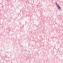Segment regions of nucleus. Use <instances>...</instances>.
<instances>
[{"label": "nucleus", "instance_id": "f257e3e1", "mask_svg": "<svg viewBox=\"0 0 63 63\" xmlns=\"http://www.w3.org/2000/svg\"><path fill=\"white\" fill-rule=\"evenodd\" d=\"M56 5H57V6L58 7L59 9H60V6H59V5H58L57 3H56Z\"/></svg>", "mask_w": 63, "mask_h": 63}]
</instances>
